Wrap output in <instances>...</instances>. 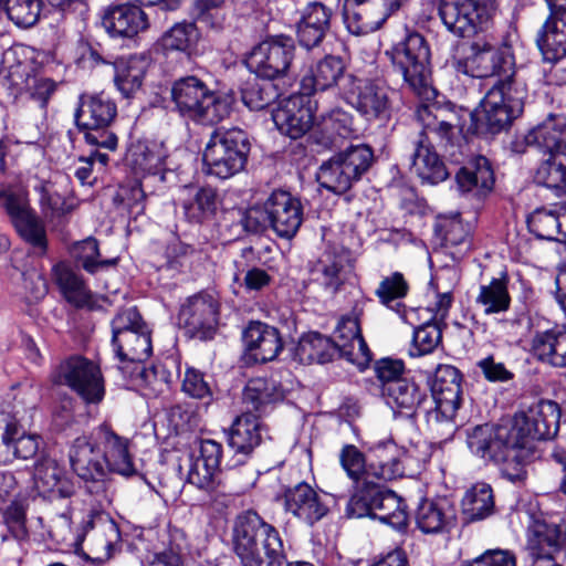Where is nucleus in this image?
Wrapping results in <instances>:
<instances>
[{"mask_svg": "<svg viewBox=\"0 0 566 566\" xmlns=\"http://www.w3.org/2000/svg\"><path fill=\"white\" fill-rule=\"evenodd\" d=\"M112 344L120 360L142 363L150 357V332L135 307L125 308L113 318Z\"/></svg>", "mask_w": 566, "mask_h": 566, "instance_id": "10", "label": "nucleus"}, {"mask_svg": "<svg viewBox=\"0 0 566 566\" xmlns=\"http://www.w3.org/2000/svg\"><path fill=\"white\" fill-rule=\"evenodd\" d=\"M345 64L338 56L327 55L312 65L301 80V91L304 95H312L318 91H326L336 86L340 80L346 84Z\"/></svg>", "mask_w": 566, "mask_h": 566, "instance_id": "30", "label": "nucleus"}, {"mask_svg": "<svg viewBox=\"0 0 566 566\" xmlns=\"http://www.w3.org/2000/svg\"><path fill=\"white\" fill-rule=\"evenodd\" d=\"M454 521V510L447 499L424 500L420 503L416 523L424 534H441L449 531Z\"/></svg>", "mask_w": 566, "mask_h": 566, "instance_id": "33", "label": "nucleus"}, {"mask_svg": "<svg viewBox=\"0 0 566 566\" xmlns=\"http://www.w3.org/2000/svg\"><path fill=\"white\" fill-rule=\"evenodd\" d=\"M446 112L439 106L420 105L416 118L421 126L420 138L411 157V171L422 184L437 185L446 180L449 172L433 149V143L446 146L453 135V125L446 119Z\"/></svg>", "mask_w": 566, "mask_h": 566, "instance_id": "4", "label": "nucleus"}, {"mask_svg": "<svg viewBox=\"0 0 566 566\" xmlns=\"http://www.w3.org/2000/svg\"><path fill=\"white\" fill-rule=\"evenodd\" d=\"M377 489L378 484L371 480L363 481L347 503L346 515L350 518H374Z\"/></svg>", "mask_w": 566, "mask_h": 566, "instance_id": "55", "label": "nucleus"}, {"mask_svg": "<svg viewBox=\"0 0 566 566\" xmlns=\"http://www.w3.org/2000/svg\"><path fill=\"white\" fill-rule=\"evenodd\" d=\"M114 66V81L118 91L125 97H130L143 84L147 60L142 55H129L117 59Z\"/></svg>", "mask_w": 566, "mask_h": 566, "instance_id": "44", "label": "nucleus"}, {"mask_svg": "<svg viewBox=\"0 0 566 566\" xmlns=\"http://www.w3.org/2000/svg\"><path fill=\"white\" fill-rule=\"evenodd\" d=\"M461 374L451 365H439L431 385L438 420H452L461 405Z\"/></svg>", "mask_w": 566, "mask_h": 566, "instance_id": "20", "label": "nucleus"}, {"mask_svg": "<svg viewBox=\"0 0 566 566\" xmlns=\"http://www.w3.org/2000/svg\"><path fill=\"white\" fill-rule=\"evenodd\" d=\"M221 471L195 458L189 467L187 481L208 493L216 492L221 484Z\"/></svg>", "mask_w": 566, "mask_h": 566, "instance_id": "59", "label": "nucleus"}, {"mask_svg": "<svg viewBox=\"0 0 566 566\" xmlns=\"http://www.w3.org/2000/svg\"><path fill=\"white\" fill-rule=\"evenodd\" d=\"M243 342L250 356L260 363L277 357L283 348L279 331L261 322H252L243 333Z\"/></svg>", "mask_w": 566, "mask_h": 566, "instance_id": "29", "label": "nucleus"}, {"mask_svg": "<svg viewBox=\"0 0 566 566\" xmlns=\"http://www.w3.org/2000/svg\"><path fill=\"white\" fill-rule=\"evenodd\" d=\"M439 232L446 248H457L458 252H465L470 249L469 231L461 220L443 219L439 223Z\"/></svg>", "mask_w": 566, "mask_h": 566, "instance_id": "63", "label": "nucleus"}, {"mask_svg": "<svg viewBox=\"0 0 566 566\" xmlns=\"http://www.w3.org/2000/svg\"><path fill=\"white\" fill-rule=\"evenodd\" d=\"M368 451L371 455L368 464V475L379 481H392L405 476L402 457L405 449L397 446L391 439L373 443Z\"/></svg>", "mask_w": 566, "mask_h": 566, "instance_id": "27", "label": "nucleus"}, {"mask_svg": "<svg viewBox=\"0 0 566 566\" xmlns=\"http://www.w3.org/2000/svg\"><path fill=\"white\" fill-rule=\"evenodd\" d=\"M33 484L40 495L49 499H69L75 493V485L64 467L49 455L34 463Z\"/></svg>", "mask_w": 566, "mask_h": 566, "instance_id": "21", "label": "nucleus"}, {"mask_svg": "<svg viewBox=\"0 0 566 566\" xmlns=\"http://www.w3.org/2000/svg\"><path fill=\"white\" fill-rule=\"evenodd\" d=\"M277 129L293 139L304 136L313 126L314 106L307 95H292L282 101L272 114Z\"/></svg>", "mask_w": 566, "mask_h": 566, "instance_id": "19", "label": "nucleus"}, {"mask_svg": "<svg viewBox=\"0 0 566 566\" xmlns=\"http://www.w3.org/2000/svg\"><path fill=\"white\" fill-rule=\"evenodd\" d=\"M316 180L321 187L335 195L347 192L356 184L335 155L321 165Z\"/></svg>", "mask_w": 566, "mask_h": 566, "instance_id": "51", "label": "nucleus"}, {"mask_svg": "<svg viewBox=\"0 0 566 566\" xmlns=\"http://www.w3.org/2000/svg\"><path fill=\"white\" fill-rule=\"evenodd\" d=\"M346 263L347 258L345 254L327 250L322 254L312 271L313 280L326 293L333 295L345 281Z\"/></svg>", "mask_w": 566, "mask_h": 566, "instance_id": "37", "label": "nucleus"}, {"mask_svg": "<svg viewBox=\"0 0 566 566\" xmlns=\"http://www.w3.org/2000/svg\"><path fill=\"white\" fill-rule=\"evenodd\" d=\"M338 355L359 368L371 360V353L363 338L357 316L343 317L337 324L334 339Z\"/></svg>", "mask_w": 566, "mask_h": 566, "instance_id": "22", "label": "nucleus"}, {"mask_svg": "<svg viewBox=\"0 0 566 566\" xmlns=\"http://www.w3.org/2000/svg\"><path fill=\"white\" fill-rule=\"evenodd\" d=\"M462 514L469 522L488 518L495 511L493 489L485 482H476L469 488L461 501Z\"/></svg>", "mask_w": 566, "mask_h": 566, "instance_id": "39", "label": "nucleus"}, {"mask_svg": "<svg viewBox=\"0 0 566 566\" xmlns=\"http://www.w3.org/2000/svg\"><path fill=\"white\" fill-rule=\"evenodd\" d=\"M167 153L161 143L137 142L128 153L132 166L142 172L156 174L165 164Z\"/></svg>", "mask_w": 566, "mask_h": 566, "instance_id": "48", "label": "nucleus"}, {"mask_svg": "<svg viewBox=\"0 0 566 566\" xmlns=\"http://www.w3.org/2000/svg\"><path fill=\"white\" fill-rule=\"evenodd\" d=\"M248 223L253 220L260 226L269 223L281 238L291 239L303 221V208L300 200L283 190L273 191L262 208H252L248 212Z\"/></svg>", "mask_w": 566, "mask_h": 566, "instance_id": "11", "label": "nucleus"}, {"mask_svg": "<svg viewBox=\"0 0 566 566\" xmlns=\"http://www.w3.org/2000/svg\"><path fill=\"white\" fill-rule=\"evenodd\" d=\"M452 66L458 73L475 78L503 76L482 99L479 120L492 134L506 128L521 115L527 97V87L513 72L514 61L507 49L496 48L486 39L470 43L462 55H454Z\"/></svg>", "mask_w": 566, "mask_h": 566, "instance_id": "1", "label": "nucleus"}, {"mask_svg": "<svg viewBox=\"0 0 566 566\" xmlns=\"http://www.w3.org/2000/svg\"><path fill=\"white\" fill-rule=\"evenodd\" d=\"M375 501L374 518H377L396 530H402L407 526V506L402 499L395 492L382 490L378 485Z\"/></svg>", "mask_w": 566, "mask_h": 566, "instance_id": "45", "label": "nucleus"}, {"mask_svg": "<svg viewBox=\"0 0 566 566\" xmlns=\"http://www.w3.org/2000/svg\"><path fill=\"white\" fill-rule=\"evenodd\" d=\"M527 226L538 239L566 243V203L534 210L527 218Z\"/></svg>", "mask_w": 566, "mask_h": 566, "instance_id": "31", "label": "nucleus"}, {"mask_svg": "<svg viewBox=\"0 0 566 566\" xmlns=\"http://www.w3.org/2000/svg\"><path fill=\"white\" fill-rule=\"evenodd\" d=\"M280 92L271 78L255 76L248 80L241 91L244 105L252 111H261L276 101Z\"/></svg>", "mask_w": 566, "mask_h": 566, "instance_id": "49", "label": "nucleus"}, {"mask_svg": "<svg viewBox=\"0 0 566 566\" xmlns=\"http://www.w3.org/2000/svg\"><path fill=\"white\" fill-rule=\"evenodd\" d=\"M560 408L552 400H539L526 410L515 413L513 420L522 438L535 454V441L554 438L559 429Z\"/></svg>", "mask_w": 566, "mask_h": 566, "instance_id": "15", "label": "nucleus"}, {"mask_svg": "<svg viewBox=\"0 0 566 566\" xmlns=\"http://www.w3.org/2000/svg\"><path fill=\"white\" fill-rule=\"evenodd\" d=\"M52 277L67 302L80 307L87 305L92 295L83 279L65 262L52 268Z\"/></svg>", "mask_w": 566, "mask_h": 566, "instance_id": "40", "label": "nucleus"}, {"mask_svg": "<svg viewBox=\"0 0 566 566\" xmlns=\"http://www.w3.org/2000/svg\"><path fill=\"white\" fill-rule=\"evenodd\" d=\"M525 549L532 560L566 556V522L552 523L533 517L526 528Z\"/></svg>", "mask_w": 566, "mask_h": 566, "instance_id": "16", "label": "nucleus"}, {"mask_svg": "<svg viewBox=\"0 0 566 566\" xmlns=\"http://www.w3.org/2000/svg\"><path fill=\"white\" fill-rule=\"evenodd\" d=\"M232 541L242 566H313L307 562L286 563L285 546L279 531L254 511L238 515Z\"/></svg>", "mask_w": 566, "mask_h": 566, "instance_id": "3", "label": "nucleus"}, {"mask_svg": "<svg viewBox=\"0 0 566 566\" xmlns=\"http://www.w3.org/2000/svg\"><path fill=\"white\" fill-rule=\"evenodd\" d=\"M72 255L88 273H95L102 266H109L116 263L115 259L98 261L99 250L97 240L87 238L76 242L72 248Z\"/></svg>", "mask_w": 566, "mask_h": 566, "instance_id": "60", "label": "nucleus"}, {"mask_svg": "<svg viewBox=\"0 0 566 566\" xmlns=\"http://www.w3.org/2000/svg\"><path fill=\"white\" fill-rule=\"evenodd\" d=\"M408 291L409 284L403 274L401 272H392L380 280L375 290V295L382 305L395 310L392 303L399 306L400 303L398 301L406 297ZM396 311L398 310L396 308Z\"/></svg>", "mask_w": 566, "mask_h": 566, "instance_id": "56", "label": "nucleus"}, {"mask_svg": "<svg viewBox=\"0 0 566 566\" xmlns=\"http://www.w3.org/2000/svg\"><path fill=\"white\" fill-rule=\"evenodd\" d=\"M102 25L111 36L132 39L147 30L149 23L140 7L118 4L104 10Z\"/></svg>", "mask_w": 566, "mask_h": 566, "instance_id": "25", "label": "nucleus"}, {"mask_svg": "<svg viewBox=\"0 0 566 566\" xmlns=\"http://www.w3.org/2000/svg\"><path fill=\"white\" fill-rule=\"evenodd\" d=\"M116 114L115 103L103 94L82 95L74 118L78 129L84 132L87 144L114 151L117 148L118 138L109 130V125Z\"/></svg>", "mask_w": 566, "mask_h": 566, "instance_id": "8", "label": "nucleus"}, {"mask_svg": "<svg viewBox=\"0 0 566 566\" xmlns=\"http://www.w3.org/2000/svg\"><path fill=\"white\" fill-rule=\"evenodd\" d=\"M495 9V0H441L439 17L454 36L471 38L488 30Z\"/></svg>", "mask_w": 566, "mask_h": 566, "instance_id": "9", "label": "nucleus"}, {"mask_svg": "<svg viewBox=\"0 0 566 566\" xmlns=\"http://www.w3.org/2000/svg\"><path fill=\"white\" fill-rule=\"evenodd\" d=\"M339 462L348 478L354 482L370 480L366 458L356 446L345 444L339 452Z\"/></svg>", "mask_w": 566, "mask_h": 566, "instance_id": "62", "label": "nucleus"}, {"mask_svg": "<svg viewBox=\"0 0 566 566\" xmlns=\"http://www.w3.org/2000/svg\"><path fill=\"white\" fill-rule=\"evenodd\" d=\"M475 304L483 310L485 315L506 312L511 305L506 276L492 279L488 284H481Z\"/></svg>", "mask_w": 566, "mask_h": 566, "instance_id": "47", "label": "nucleus"}, {"mask_svg": "<svg viewBox=\"0 0 566 566\" xmlns=\"http://www.w3.org/2000/svg\"><path fill=\"white\" fill-rule=\"evenodd\" d=\"M343 95L366 120H387L391 114L388 88L375 81L348 75Z\"/></svg>", "mask_w": 566, "mask_h": 566, "instance_id": "13", "label": "nucleus"}, {"mask_svg": "<svg viewBox=\"0 0 566 566\" xmlns=\"http://www.w3.org/2000/svg\"><path fill=\"white\" fill-rule=\"evenodd\" d=\"M565 124L562 118L549 115L544 122L527 133L517 136L512 143V150L524 154L533 148L543 156L553 155L566 149Z\"/></svg>", "mask_w": 566, "mask_h": 566, "instance_id": "18", "label": "nucleus"}, {"mask_svg": "<svg viewBox=\"0 0 566 566\" xmlns=\"http://www.w3.org/2000/svg\"><path fill=\"white\" fill-rule=\"evenodd\" d=\"M176 111L201 125H216L229 117L233 97L211 90L202 80L189 75L176 80L170 88Z\"/></svg>", "mask_w": 566, "mask_h": 566, "instance_id": "5", "label": "nucleus"}, {"mask_svg": "<svg viewBox=\"0 0 566 566\" xmlns=\"http://www.w3.org/2000/svg\"><path fill=\"white\" fill-rule=\"evenodd\" d=\"M249 153L250 144L243 130L217 129L203 150L206 172L220 179L231 178L244 169Z\"/></svg>", "mask_w": 566, "mask_h": 566, "instance_id": "6", "label": "nucleus"}, {"mask_svg": "<svg viewBox=\"0 0 566 566\" xmlns=\"http://www.w3.org/2000/svg\"><path fill=\"white\" fill-rule=\"evenodd\" d=\"M381 395L390 408L407 415L413 413L426 399V391L407 378L389 382Z\"/></svg>", "mask_w": 566, "mask_h": 566, "instance_id": "41", "label": "nucleus"}, {"mask_svg": "<svg viewBox=\"0 0 566 566\" xmlns=\"http://www.w3.org/2000/svg\"><path fill=\"white\" fill-rule=\"evenodd\" d=\"M545 157L534 172V181L556 190L566 188V149Z\"/></svg>", "mask_w": 566, "mask_h": 566, "instance_id": "50", "label": "nucleus"}, {"mask_svg": "<svg viewBox=\"0 0 566 566\" xmlns=\"http://www.w3.org/2000/svg\"><path fill=\"white\" fill-rule=\"evenodd\" d=\"M219 316L218 302L208 294H196L181 305L178 322L187 336L201 340L213 337Z\"/></svg>", "mask_w": 566, "mask_h": 566, "instance_id": "17", "label": "nucleus"}, {"mask_svg": "<svg viewBox=\"0 0 566 566\" xmlns=\"http://www.w3.org/2000/svg\"><path fill=\"white\" fill-rule=\"evenodd\" d=\"M538 46L547 62L555 63L566 56V12L552 13L543 25Z\"/></svg>", "mask_w": 566, "mask_h": 566, "instance_id": "36", "label": "nucleus"}, {"mask_svg": "<svg viewBox=\"0 0 566 566\" xmlns=\"http://www.w3.org/2000/svg\"><path fill=\"white\" fill-rule=\"evenodd\" d=\"M284 509L307 525H314L328 513L321 495L306 482H301L284 492Z\"/></svg>", "mask_w": 566, "mask_h": 566, "instance_id": "23", "label": "nucleus"}, {"mask_svg": "<svg viewBox=\"0 0 566 566\" xmlns=\"http://www.w3.org/2000/svg\"><path fill=\"white\" fill-rule=\"evenodd\" d=\"M40 191V205L45 218L54 219L64 217L77 207L76 201L73 198H64L59 195L51 185H41Z\"/></svg>", "mask_w": 566, "mask_h": 566, "instance_id": "58", "label": "nucleus"}, {"mask_svg": "<svg viewBox=\"0 0 566 566\" xmlns=\"http://www.w3.org/2000/svg\"><path fill=\"white\" fill-rule=\"evenodd\" d=\"M98 440L102 449L105 473L114 472L129 476L136 473L129 440L117 434L108 426L98 428Z\"/></svg>", "mask_w": 566, "mask_h": 566, "instance_id": "24", "label": "nucleus"}, {"mask_svg": "<svg viewBox=\"0 0 566 566\" xmlns=\"http://www.w3.org/2000/svg\"><path fill=\"white\" fill-rule=\"evenodd\" d=\"M336 354L338 352L333 340L315 332L303 335L295 349V356L302 364H325Z\"/></svg>", "mask_w": 566, "mask_h": 566, "instance_id": "46", "label": "nucleus"}, {"mask_svg": "<svg viewBox=\"0 0 566 566\" xmlns=\"http://www.w3.org/2000/svg\"><path fill=\"white\" fill-rule=\"evenodd\" d=\"M285 398V390L274 379L252 378L243 390V402L256 412H262L268 405L282 401Z\"/></svg>", "mask_w": 566, "mask_h": 566, "instance_id": "43", "label": "nucleus"}, {"mask_svg": "<svg viewBox=\"0 0 566 566\" xmlns=\"http://www.w3.org/2000/svg\"><path fill=\"white\" fill-rule=\"evenodd\" d=\"M365 3L361 0H345L344 2V22L352 34H367L380 27L381 21L371 17L367 7L364 6Z\"/></svg>", "mask_w": 566, "mask_h": 566, "instance_id": "54", "label": "nucleus"}, {"mask_svg": "<svg viewBox=\"0 0 566 566\" xmlns=\"http://www.w3.org/2000/svg\"><path fill=\"white\" fill-rule=\"evenodd\" d=\"M394 67L402 75L408 87L419 96L428 95L430 87V49L418 32L408 33L386 51Z\"/></svg>", "mask_w": 566, "mask_h": 566, "instance_id": "7", "label": "nucleus"}, {"mask_svg": "<svg viewBox=\"0 0 566 566\" xmlns=\"http://www.w3.org/2000/svg\"><path fill=\"white\" fill-rule=\"evenodd\" d=\"M260 441L261 429L259 418L250 412L237 417L228 434L230 448L237 453L248 454L259 446Z\"/></svg>", "mask_w": 566, "mask_h": 566, "instance_id": "42", "label": "nucleus"}, {"mask_svg": "<svg viewBox=\"0 0 566 566\" xmlns=\"http://www.w3.org/2000/svg\"><path fill=\"white\" fill-rule=\"evenodd\" d=\"M441 339V324L429 321L415 331L410 355L423 356L430 354L440 344Z\"/></svg>", "mask_w": 566, "mask_h": 566, "instance_id": "61", "label": "nucleus"}, {"mask_svg": "<svg viewBox=\"0 0 566 566\" xmlns=\"http://www.w3.org/2000/svg\"><path fill=\"white\" fill-rule=\"evenodd\" d=\"M20 235L31 243L39 254L46 251L45 231L33 211L13 222Z\"/></svg>", "mask_w": 566, "mask_h": 566, "instance_id": "64", "label": "nucleus"}, {"mask_svg": "<svg viewBox=\"0 0 566 566\" xmlns=\"http://www.w3.org/2000/svg\"><path fill=\"white\" fill-rule=\"evenodd\" d=\"M40 438L25 433L15 421L0 426V464H10L14 460H28L39 450Z\"/></svg>", "mask_w": 566, "mask_h": 566, "instance_id": "28", "label": "nucleus"}, {"mask_svg": "<svg viewBox=\"0 0 566 566\" xmlns=\"http://www.w3.org/2000/svg\"><path fill=\"white\" fill-rule=\"evenodd\" d=\"M350 177L358 182L374 163V151L366 144L352 145L335 154Z\"/></svg>", "mask_w": 566, "mask_h": 566, "instance_id": "53", "label": "nucleus"}, {"mask_svg": "<svg viewBox=\"0 0 566 566\" xmlns=\"http://www.w3.org/2000/svg\"><path fill=\"white\" fill-rule=\"evenodd\" d=\"M69 459L72 470L83 480L98 482L106 475L99 441L76 438L70 448Z\"/></svg>", "mask_w": 566, "mask_h": 566, "instance_id": "26", "label": "nucleus"}, {"mask_svg": "<svg viewBox=\"0 0 566 566\" xmlns=\"http://www.w3.org/2000/svg\"><path fill=\"white\" fill-rule=\"evenodd\" d=\"M187 549L184 532L172 530L169 532V543L164 549L154 553L148 566H186L182 552Z\"/></svg>", "mask_w": 566, "mask_h": 566, "instance_id": "57", "label": "nucleus"}, {"mask_svg": "<svg viewBox=\"0 0 566 566\" xmlns=\"http://www.w3.org/2000/svg\"><path fill=\"white\" fill-rule=\"evenodd\" d=\"M294 55L295 46L291 39L273 38L252 49L247 65L255 75L274 80L289 74Z\"/></svg>", "mask_w": 566, "mask_h": 566, "instance_id": "14", "label": "nucleus"}, {"mask_svg": "<svg viewBox=\"0 0 566 566\" xmlns=\"http://www.w3.org/2000/svg\"><path fill=\"white\" fill-rule=\"evenodd\" d=\"M56 381L70 387L87 405H98L105 396L101 368L82 356H72L63 361Z\"/></svg>", "mask_w": 566, "mask_h": 566, "instance_id": "12", "label": "nucleus"}, {"mask_svg": "<svg viewBox=\"0 0 566 566\" xmlns=\"http://www.w3.org/2000/svg\"><path fill=\"white\" fill-rule=\"evenodd\" d=\"M219 196L210 186L185 187L182 190L181 207L190 222L201 223L211 219L219 207Z\"/></svg>", "mask_w": 566, "mask_h": 566, "instance_id": "32", "label": "nucleus"}, {"mask_svg": "<svg viewBox=\"0 0 566 566\" xmlns=\"http://www.w3.org/2000/svg\"><path fill=\"white\" fill-rule=\"evenodd\" d=\"M86 527L95 528L96 533L92 541L95 545L98 558H109L114 554L115 546L120 542V532L118 525L109 518L98 517L96 523L92 514L84 521Z\"/></svg>", "mask_w": 566, "mask_h": 566, "instance_id": "52", "label": "nucleus"}, {"mask_svg": "<svg viewBox=\"0 0 566 566\" xmlns=\"http://www.w3.org/2000/svg\"><path fill=\"white\" fill-rule=\"evenodd\" d=\"M459 188L463 192L473 191L476 196H484L490 192L494 185V176L489 160L479 156L462 167L457 176Z\"/></svg>", "mask_w": 566, "mask_h": 566, "instance_id": "38", "label": "nucleus"}, {"mask_svg": "<svg viewBox=\"0 0 566 566\" xmlns=\"http://www.w3.org/2000/svg\"><path fill=\"white\" fill-rule=\"evenodd\" d=\"M332 12L321 2L310 3L297 27V38L306 49L318 45L329 29Z\"/></svg>", "mask_w": 566, "mask_h": 566, "instance_id": "34", "label": "nucleus"}, {"mask_svg": "<svg viewBox=\"0 0 566 566\" xmlns=\"http://www.w3.org/2000/svg\"><path fill=\"white\" fill-rule=\"evenodd\" d=\"M467 444L473 455L496 465L510 481H522L532 461V448L522 438L513 418L501 423H483L467 431Z\"/></svg>", "mask_w": 566, "mask_h": 566, "instance_id": "2", "label": "nucleus"}, {"mask_svg": "<svg viewBox=\"0 0 566 566\" xmlns=\"http://www.w3.org/2000/svg\"><path fill=\"white\" fill-rule=\"evenodd\" d=\"M532 352L542 361L566 367V329L556 326L537 332L532 339Z\"/></svg>", "mask_w": 566, "mask_h": 566, "instance_id": "35", "label": "nucleus"}]
</instances>
